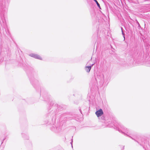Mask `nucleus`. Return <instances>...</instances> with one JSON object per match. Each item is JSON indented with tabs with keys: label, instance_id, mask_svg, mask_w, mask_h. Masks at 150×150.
<instances>
[{
	"label": "nucleus",
	"instance_id": "6ab92c4d",
	"mask_svg": "<svg viewBox=\"0 0 150 150\" xmlns=\"http://www.w3.org/2000/svg\"><path fill=\"white\" fill-rule=\"evenodd\" d=\"M28 137H27L26 138V139H28Z\"/></svg>",
	"mask_w": 150,
	"mask_h": 150
},
{
	"label": "nucleus",
	"instance_id": "f3484780",
	"mask_svg": "<svg viewBox=\"0 0 150 150\" xmlns=\"http://www.w3.org/2000/svg\"><path fill=\"white\" fill-rule=\"evenodd\" d=\"M47 99V98H45V101H47V99Z\"/></svg>",
	"mask_w": 150,
	"mask_h": 150
},
{
	"label": "nucleus",
	"instance_id": "f8f14e48",
	"mask_svg": "<svg viewBox=\"0 0 150 150\" xmlns=\"http://www.w3.org/2000/svg\"><path fill=\"white\" fill-rule=\"evenodd\" d=\"M73 142V136L72 137V139H71V142L70 143L71 144V145L72 147L73 148V145H72V143Z\"/></svg>",
	"mask_w": 150,
	"mask_h": 150
},
{
	"label": "nucleus",
	"instance_id": "20e7f679",
	"mask_svg": "<svg viewBox=\"0 0 150 150\" xmlns=\"http://www.w3.org/2000/svg\"><path fill=\"white\" fill-rule=\"evenodd\" d=\"M51 130L52 131L56 133H58L60 132L61 130V128L60 125L59 124L56 125H53L50 127Z\"/></svg>",
	"mask_w": 150,
	"mask_h": 150
},
{
	"label": "nucleus",
	"instance_id": "412c9836",
	"mask_svg": "<svg viewBox=\"0 0 150 150\" xmlns=\"http://www.w3.org/2000/svg\"><path fill=\"white\" fill-rule=\"evenodd\" d=\"M61 149H62V150H63V149H62V148H61Z\"/></svg>",
	"mask_w": 150,
	"mask_h": 150
},
{
	"label": "nucleus",
	"instance_id": "0eeeda50",
	"mask_svg": "<svg viewBox=\"0 0 150 150\" xmlns=\"http://www.w3.org/2000/svg\"><path fill=\"white\" fill-rule=\"evenodd\" d=\"M95 113L98 117H99L103 114V112L102 110L101 109L97 111Z\"/></svg>",
	"mask_w": 150,
	"mask_h": 150
},
{
	"label": "nucleus",
	"instance_id": "1a4fd4ad",
	"mask_svg": "<svg viewBox=\"0 0 150 150\" xmlns=\"http://www.w3.org/2000/svg\"><path fill=\"white\" fill-rule=\"evenodd\" d=\"M94 64H93L91 65L90 66H86L85 67V69L87 72L89 73L90 72L92 67H93Z\"/></svg>",
	"mask_w": 150,
	"mask_h": 150
},
{
	"label": "nucleus",
	"instance_id": "423d86ee",
	"mask_svg": "<svg viewBox=\"0 0 150 150\" xmlns=\"http://www.w3.org/2000/svg\"><path fill=\"white\" fill-rule=\"evenodd\" d=\"M51 99L49 98V101H50V105L51 106L52 105L51 108H50V109H51V108L52 109L54 110V112L55 110L57 108L58 105L57 104L54 103L52 101V100L51 101Z\"/></svg>",
	"mask_w": 150,
	"mask_h": 150
},
{
	"label": "nucleus",
	"instance_id": "9d476101",
	"mask_svg": "<svg viewBox=\"0 0 150 150\" xmlns=\"http://www.w3.org/2000/svg\"><path fill=\"white\" fill-rule=\"evenodd\" d=\"M94 1L96 3V4L97 5V6H98V7L100 9H101V8L100 7V5L99 4V3H98V2L96 0H94Z\"/></svg>",
	"mask_w": 150,
	"mask_h": 150
},
{
	"label": "nucleus",
	"instance_id": "a211bd4d",
	"mask_svg": "<svg viewBox=\"0 0 150 150\" xmlns=\"http://www.w3.org/2000/svg\"><path fill=\"white\" fill-rule=\"evenodd\" d=\"M79 111H80V112H81V113H81V109H79Z\"/></svg>",
	"mask_w": 150,
	"mask_h": 150
},
{
	"label": "nucleus",
	"instance_id": "f257e3e1",
	"mask_svg": "<svg viewBox=\"0 0 150 150\" xmlns=\"http://www.w3.org/2000/svg\"><path fill=\"white\" fill-rule=\"evenodd\" d=\"M5 11L4 6H2L0 9V36L2 38L10 34L4 17Z\"/></svg>",
	"mask_w": 150,
	"mask_h": 150
},
{
	"label": "nucleus",
	"instance_id": "39448f33",
	"mask_svg": "<svg viewBox=\"0 0 150 150\" xmlns=\"http://www.w3.org/2000/svg\"><path fill=\"white\" fill-rule=\"evenodd\" d=\"M30 83L35 88V85H38L39 83L38 80L33 77H31L30 78Z\"/></svg>",
	"mask_w": 150,
	"mask_h": 150
},
{
	"label": "nucleus",
	"instance_id": "9b49d317",
	"mask_svg": "<svg viewBox=\"0 0 150 150\" xmlns=\"http://www.w3.org/2000/svg\"><path fill=\"white\" fill-rule=\"evenodd\" d=\"M121 30H122V35H123V37L124 38V40L125 39V33H124L123 32V28L122 27H121Z\"/></svg>",
	"mask_w": 150,
	"mask_h": 150
},
{
	"label": "nucleus",
	"instance_id": "6e6552de",
	"mask_svg": "<svg viewBox=\"0 0 150 150\" xmlns=\"http://www.w3.org/2000/svg\"><path fill=\"white\" fill-rule=\"evenodd\" d=\"M29 55L30 57H34L35 58L40 60H42V58L38 54L34 53H32L30 54Z\"/></svg>",
	"mask_w": 150,
	"mask_h": 150
},
{
	"label": "nucleus",
	"instance_id": "7ed1b4c3",
	"mask_svg": "<svg viewBox=\"0 0 150 150\" xmlns=\"http://www.w3.org/2000/svg\"><path fill=\"white\" fill-rule=\"evenodd\" d=\"M96 84H98V83L103 84L105 81H108V80L106 79H104V76L103 74H98L95 77ZM109 81H108V82Z\"/></svg>",
	"mask_w": 150,
	"mask_h": 150
},
{
	"label": "nucleus",
	"instance_id": "dca6fc26",
	"mask_svg": "<svg viewBox=\"0 0 150 150\" xmlns=\"http://www.w3.org/2000/svg\"><path fill=\"white\" fill-rule=\"evenodd\" d=\"M101 119L102 120H105V117L104 116H102L101 117Z\"/></svg>",
	"mask_w": 150,
	"mask_h": 150
},
{
	"label": "nucleus",
	"instance_id": "aec40b11",
	"mask_svg": "<svg viewBox=\"0 0 150 150\" xmlns=\"http://www.w3.org/2000/svg\"><path fill=\"white\" fill-rule=\"evenodd\" d=\"M22 134V136H23V137H24V134ZM25 135V134H24V135Z\"/></svg>",
	"mask_w": 150,
	"mask_h": 150
},
{
	"label": "nucleus",
	"instance_id": "2eb2a0df",
	"mask_svg": "<svg viewBox=\"0 0 150 150\" xmlns=\"http://www.w3.org/2000/svg\"><path fill=\"white\" fill-rule=\"evenodd\" d=\"M5 50L6 53L7 52V51L9 50L8 48L7 47H6V48H5Z\"/></svg>",
	"mask_w": 150,
	"mask_h": 150
},
{
	"label": "nucleus",
	"instance_id": "4be33fe9",
	"mask_svg": "<svg viewBox=\"0 0 150 150\" xmlns=\"http://www.w3.org/2000/svg\"><path fill=\"white\" fill-rule=\"evenodd\" d=\"M124 146H123V149H124Z\"/></svg>",
	"mask_w": 150,
	"mask_h": 150
},
{
	"label": "nucleus",
	"instance_id": "ddd939ff",
	"mask_svg": "<svg viewBox=\"0 0 150 150\" xmlns=\"http://www.w3.org/2000/svg\"><path fill=\"white\" fill-rule=\"evenodd\" d=\"M6 137L4 138L3 139H2L1 138H0V140H2V142H1V144H2L3 142V141H4V140L5 139H6Z\"/></svg>",
	"mask_w": 150,
	"mask_h": 150
},
{
	"label": "nucleus",
	"instance_id": "4468645a",
	"mask_svg": "<svg viewBox=\"0 0 150 150\" xmlns=\"http://www.w3.org/2000/svg\"><path fill=\"white\" fill-rule=\"evenodd\" d=\"M1 53L2 52V51H4V48H3V47L1 46Z\"/></svg>",
	"mask_w": 150,
	"mask_h": 150
},
{
	"label": "nucleus",
	"instance_id": "f03ea898",
	"mask_svg": "<svg viewBox=\"0 0 150 150\" xmlns=\"http://www.w3.org/2000/svg\"><path fill=\"white\" fill-rule=\"evenodd\" d=\"M117 129L120 132L123 134L129 137L132 139L134 140L135 141L137 142L140 145L142 146V145L139 142L136 140L133 137L129 135H132L133 137L137 138V134L134 133L132 131L124 127L122 124L120 123H119L117 127Z\"/></svg>",
	"mask_w": 150,
	"mask_h": 150
}]
</instances>
